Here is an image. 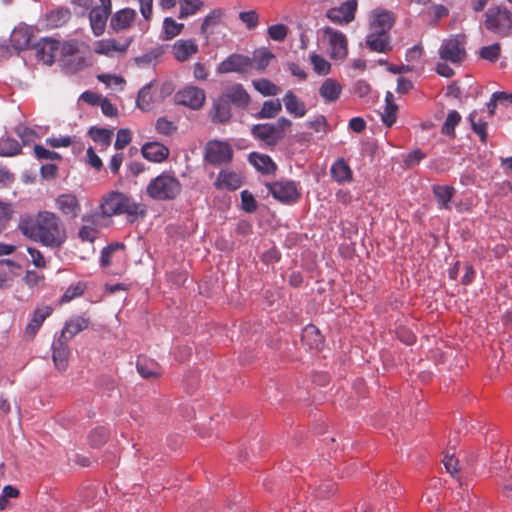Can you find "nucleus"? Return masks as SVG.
<instances>
[{
  "label": "nucleus",
  "instance_id": "obj_1",
  "mask_svg": "<svg viewBox=\"0 0 512 512\" xmlns=\"http://www.w3.org/2000/svg\"><path fill=\"white\" fill-rule=\"evenodd\" d=\"M18 228L27 238L49 248H60L66 240L65 228L53 212L42 211L35 218L23 217Z\"/></svg>",
  "mask_w": 512,
  "mask_h": 512
},
{
  "label": "nucleus",
  "instance_id": "obj_2",
  "mask_svg": "<svg viewBox=\"0 0 512 512\" xmlns=\"http://www.w3.org/2000/svg\"><path fill=\"white\" fill-rule=\"evenodd\" d=\"M100 211L104 217L122 214L128 216H138L140 214L143 216L145 214L140 204L118 191H111L103 196L100 203Z\"/></svg>",
  "mask_w": 512,
  "mask_h": 512
},
{
  "label": "nucleus",
  "instance_id": "obj_3",
  "mask_svg": "<svg viewBox=\"0 0 512 512\" xmlns=\"http://www.w3.org/2000/svg\"><path fill=\"white\" fill-rule=\"evenodd\" d=\"M182 192V184L171 172H162L151 179L146 186V194L156 201L176 199Z\"/></svg>",
  "mask_w": 512,
  "mask_h": 512
},
{
  "label": "nucleus",
  "instance_id": "obj_4",
  "mask_svg": "<svg viewBox=\"0 0 512 512\" xmlns=\"http://www.w3.org/2000/svg\"><path fill=\"white\" fill-rule=\"evenodd\" d=\"M484 26L500 37H507L512 30V12L506 7H490L485 13Z\"/></svg>",
  "mask_w": 512,
  "mask_h": 512
},
{
  "label": "nucleus",
  "instance_id": "obj_5",
  "mask_svg": "<svg viewBox=\"0 0 512 512\" xmlns=\"http://www.w3.org/2000/svg\"><path fill=\"white\" fill-rule=\"evenodd\" d=\"M266 188L275 199L285 204L296 203L301 197L298 186L294 181L281 180L267 183Z\"/></svg>",
  "mask_w": 512,
  "mask_h": 512
},
{
  "label": "nucleus",
  "instance_id": "obj_6",
  "mask_svg": "<svg viewBox=\"0 0 512 512\" xmlns=\"http://www.w3.org/2000/svg\"><path fill=\"white\" fill-rule=\"evenodd\" d=\"M439 56L445 61L459 64L466 58L464 39L462 36H455L445 40L439 49Z\"/></svg>",
  "mask_w": 512,
  "mask_h": 512
},
{
  "label": "nucleus",
  "instance_id": "obj_7",
  "mask_svg": "<svg viewBox=\"0 0 512 512\" xmlns=\"http://www.w3.org/2000/svg\"><path fill=\"white\" fill-rule=\"evenodd\" d=\"M233 158V150L224 141H209L205 147V159L212 165L229 163Z\"/></svg>",
  "mask_w": 512,
  "mask_h": 512
},
{
  "label": "nucleus",
  "instance_id": "obj_8",
  "mask_svg": "<svg viewBox=\"0 0 512 512\" xmlns=\"http://www.w3.org/2000/svg\"><path fill=\"white\" fill-rule=\"evenodd\" d=\"M206 101L205 91L196 86H186L175 94V102L192 110L201 109Z\"/></svg>",
  "mask_w": 512,
  "mask_h": 512
},
{
  "label": "nucleus",
  "instance_id": "obj_9",
  "mask_svg": "<svg viewBox=\"0 0 512 512\" xmlns=\"http://www.w3.org/2000/svg\"><path fill=\"white\" fill-rule=\"evenodd\" d=\"M324 37L328 40L330 56L335 60H342L348 54V40L344 33L331 27L323 30Z\"/></svg>",
  "mask_w": 512,
  "mask_h": 512
},
{
  "label": "nucleus",
  "instance_id": "obj_10",
  "mask_svg": "<svg viewBox=\"0 0 512 512\" xmlns=\"http://www.w3.org/2000/svg\"><path fill=\"white\" fill-rule=\"evenodd\" d=\"M252 66L250 57L233 53L221 61L217 67V72L226 74L231 72L243 73Z\"/></svg>",
  "mask_w": 512,
  "mask_h": 512
},
{
  "label": "nucleus",
  "instance_id": "obj_11",
  "mask_svg": "<svg viewBox=\"0 0 512 512\" xmlns=\"http://www.w3.org/2000/svg\"><path fill=\"white\" fill-rule=\"evenodd\" d=\"M357 9L356 0H348L339 7L331 8L327 11V18L336 24H348L355 19Z\"/></svg>",
  "mask_w": 512,
  "mask_h": 512
},
{
  "label": "nucleus",
  "instance_id": "obj_12",
  "mask_svg": "<svg viewBox=\"0 0 512 512\" xmlns=\"http://www.w3.org/2000/svg\"><path fill=\"white\" fill-rule=\"evenodd\" d=\"M395 22V16L391 11L376 9L372 12L371 19L369 22V31L387 33L393 27Z\"/></svg>",
  "mask_w": 512,
  "mask_h": 512
},
{
  "label": "nucleus",
  "instance_id": "obj_13",
  "mask_svg": "<svg viewBox=\"0 0 512 512\" xmlns=\"http://www.w3.org/2000/svg\"><path fill=\"white\" fill-rule=\"evenodd\" d=\"M365 43L370 51L377 53H390L393 49L391 37L387 33L369 31Z\"/></svg>",
  "mask_w": 512,
  "mask_h": 512
},
{
  "label": "nucleus",
  "instance_id": "obj_14",
  "mask_svg": "<svg viewBox=\"0 0 512 512\" xmlns=\"http://www.w3.org/2000/svg\"><path fill=\"white\" fill-rule=\"evenodd\" d=\"M83 225L79 228L78 237L82 242L94 243L99 235V216L96 214L93 215H84L82 217Z\"/></svg>",
  "mask_w": 512,
  "mask_h": 512
},
{
  "label": "nucleus",
  "instance_id": "obj_15",
  "mask_svg": "<svg viewBox=\"0 0 512 512\" xmlns=\"http://www.w3.org/2000/svg\"><path fill=\"white\" fill-rule=\"evenodd\" d=\"M131 42L132 38L125 40L123 43H119L115 39H103L95 43L94 52L99 55L112 57L116 52L125 53Z\"/></svg>",
  "mask_w": 512,
  "mask_h": 512
},
{
  "label": "nucleus",
  "instance_id": "obj_16",
  "mask_svg": "<svg viewBox=\"0 0 512 512\" xmlns=\"http://www.w3.org/2000/svg\"><path fill=\"white\" fill-rule=\"evenodd\" d=\"M67 343V340L59 337L52 344V359L59 371H64L68 367L70 349Z\"/></svg>",
  "mask_w": 512,
  "mask_h": 512
},
{
  "label": "nucleus",
  "instance_id": "obj_17",
  "mask_svg": "<svg viewBox=\"0 0 512 512\" xmlns=\"http://www.w3.org/2000/svg\"><path fill=\"white\" fill-rule=\"evenodd\" d=\"M221 96L230 104L244 108L250 102V96L242 84L236 83L224 89Z\"/></svg>",
  "mask_w": 512,
  "mask_h": 512
},
{
  "label": "nucleus",
  "instance_id": "obj_18",
  "mask_svg": "<svg viewBox=\"0 0 512 512\" xmlns=\"http://www.w3.org/2000/svg\"><path fill=\"white\" fill-rule=\"evenodd\" d=\"M60 48V41L52 38H43L37 44V58L45 64L51 65L55 62L56 53Z\"/></svg>",
  "mask_w": 512,
  "mask_h": 512
},
{
  "label": "nucleus",
  "instance_id": "obj_19",
  "mask_svg": "<svg viewBox=\"0 0 512 512\" xmlns=\"http://www.w3.org/2000/svg\"><path fill=\"white\" fill-rule=\"evenodd\" d=\"M141 153L146 160L161 163L168 158L170 151L169 148L162 143L148 142L142 146Z\"/></svg>",
  "mask_w": 512,
  "mask_h": 512
},
{
  "label": "nucleus",
  "instance_id": "obj_20",
  "mask_svg": "<svg viewBox=\"0 0 512 512\" xmlns=\"http://www.w3.org/2000/svg\"><path fill=\"white\" fill-rule=\"evenodd\" d=\"M209 117L213 123L217 124L227 123L231 119L230 104L221 95L213 101Z\"/></svg>",
  "mask_w": 512,
  "mask_h": 512
},
{
  "label": "nucleus",
  "instance_id": "obj_21",
  "mask_svg": "<svg viewBox=\"0 0 512 512\" xmlns=\"http://www.w3.org/2000/svg\"><path fill=\"white\" fill-rule=\"evenodd\" d=\"M252 135L269 146H275L280 140L273 123L256 124L251 128Z\"/></svg>",
  "mask_w": 512,
  "mask_h": 512
},
{
  "label": "nucleus",
  "instance_id": "obj_22",
  "mask_svg": "<svg viewBox=\"0 0 512 512\" xmlns=\"http://www.w3.org/2000/svg\"><path fill=\"white\" fill-rule=\"evenodd\" d=\"M90 324L89 318L83 316H74L65 322L64 327L61 330V338L69 341L75 335L88 328Z\"/></svg>",
  "mask_w": 512,
  "mask_h": 512
},
{
  "label": "nucleus",
  "instance_id": "obj_23",
  "mask_svg": "<svg viewBox=\"0 0 512 512\" xmlns=\"http://www.w3.org/2000/svg\"><path fill=\"white\" fill-rule=\"evenodd\" d=\"M111 8L112 7L99 6L90 11V24L92 31L96 36H99L104 32L107 19L111 14Z\"/></svg>",
  "mask_w": 512,
  "mask_h": 512
},
{
  "label": "nucleus",
  "instance_id": "obj_24",
  "mask_svg": "<svg viewBox=\"0 0 512 512\" xmlns=\"http://www.w3.org/2000/svg\"><path fill=\"white\" fill-rule=\"evenodd\" d=\"M57 208L67 216L72 218H76L80 211L81 206L74 194H61L56 199Z\"/></svg>",
  "mask_w": 512,
  "mask_h": 512
},
{
  "label": "nucleus",
  "instance_id": "obj_25",
  "mask_svg": "<svg viewBox=\"0 0 512 512\" xmlns=\"http://www.w3.org/2000/svg\"><path fill=\"white\" fill-rule=\"evenodd\" d=\"M282 100L286 111L294 118H303L306 115L305 102L300 100L293 91L288 90Z\"/></svg>",
  "mask_w": 512,
  "mask_h": 512
},
{
  "label": "nucleus",
  "instance_id": "obj_26",
  "mask_svg": "<svg viewBox=\"0 0 512 512\" xmlns=\"http://www.w3.org/2000/svg\"><path fill=\"white\" fill-rule=\"evenodd\" d=\"M52 313V308L49 306H45L43 308H38L34 312V315L30 322L27 324L25 328V336L29 339H33L37 334L38 330L42 326L45 319L50 316Z\"/></svg>",
  "mask_w": 512,
  "mask_h": 512
},
{
  "label": "nucleus",
  "instance_id": "obj_27",
  "mask_svg": "<svg viewBox=\"0 0 512 512\" xmlns=\"http://www.w3.org/2000/svg\"><path fill=\"white\" fill-rule=\"evenodd\" d=\"M136 15V11L131 8L117 11L111 18L110 27L116 32L125 30L135 20Z\"/></svg>",
  "mask_w": 512,
  "mask_h": 512
},
{
  "label": "nucleus",
  "instance_id": "obj_28",
  "mask_svg": "<svg viewBox=\"0 0 512 512\" xmlns=\"http://www.w3.org/2000/svg\"><path fill=\"white\" fill-rule=\"evenodd\" d=\"M71 18V12L68 8L58 7L50 10L45 15V25L54 29L65 25Z\"/></svg>",
  "mask_w": 512,
  "mask_h": 512
},
{
  "label": "nucleus",
  "instance_id": "obj_29",
  "mask_svg": "<svg viewBox=\"0 0 512 512\" xmlns=\"http://www.w3.org/2000/svg\"><path fill=\"white\" fill-rule=\"evenodd\" d=\"M198 52V46L193 40H177L173 45V54L178 61H187Z\"/></svg>",
  "mask_w": 512,
  "mask_h": 512
},
{
  "label": "nucleus",
  "instance_id": "obj_30",
  "mask_svg": "<svg viewBox=\"0 0 512 512\" xmlns=\"http://www.w3.org/2000/svg\"><path fill=\"white\" fill-rule=\"evenodd\" d=\"M249 162L261 173L263 174H273L276 169L277 165L272 160V158L265 154H260L257 152L250 153Z\"/></svg>",
  "mask_w": 512,
  "mask_h": 512
},
{
  "label": "nucleus",
  "instance_id": "obj_31",
  "mask_svg": "<svg viewBox=\"0 0 512 512\" xmlns=\"http://www.w3.org/2000/svg\"><path fill=\"white\" fill-rule=\"evenodd\" d=\"M33 33L28 27H18L12 31L11 44L19 51L26 50L30 47Z\"/></svg>",
  "mask_w": 512,
  "mask_h": 512
},
{
  "label": "nucleus",
  "instance_id": "obj_32",
  "mask_svg": "<svg viewBox=\"0 0 512 512\" xmlns=\"http://www.w3.org/2000/svg\"><path fill=\"white\" fill-rule=\"evenodd\" d=\"M242 185V180L239 174L232 171H220L215 181V186L218 189L237 190Z\"/></svg>",
  "mask_w": 512,
  "mask_h": 512
},
{
  "label": "nucleus",
  "instance_id": "obj_33",
  "mask_svg": "<svg viewBox=\"0 0 512 512\" xmlns=\"http://www.w3.org/2000/svg\"><path fill=\"white\" fill-rule=\"evenodd\" d=\"M341 93V84L332 78H327L319 88L320 96L329 103L337 101Z\"/></svg>",
  "mask_w": 512,
  "mask_h": 512
},
{
  "label": "nucleus",
  "instance_id": "obj_34",
  "mask_svg": "<svg viewBox=\"0 0 512 512\" xmlns=\"http://www.w3.org/2000/svg\"><path fill=\"white\" fill-rule=\"evenodd\" d=\"M137 371L145 379H154L161 375L159 364L145 357L138 358Z\"/></svg>",
  "mask_w": 512,
  "mask_h": 512
},
{
  "label": "nucleus",
  "instance_id": "obj_35",
  "mask_svg": "<svg viewBox=\"0 0 512 512\" xmlns=\"http://www.w3.org/2000/svg\"><path fill=\"white\" fill-rule=\"evenodd\" d=\"M331 175L339 183L352 179L351 168L343 158H339L333 163L331 166Z\"/></svg>",
  "mask_w": 512,
  "mask_h": 512
},
{
  "label": "nucleus",
  "instance_id": "obj_36",
  "mask_svg": "<svg viewBox=\"0 0 512 512\" xmlns=\"http://www.w3.org/2000/svg\"><path fill=\"white\" fill-rule=\"evenodd\" d=\"M302 341L310 348L318 349L323 344V336L314 325H308L302 333Z\"/></svg>",
  "mask_w": 512,
  "mask_h": 512
},
{
  "label": "nucleus",
  "instance_id": "obj_37",
  "mask_svg": "<svg viewBox=\"0 0 512 512\" xmlns=\"http://www.w3.org/2000/svg\"><path fill=\"white\" fill-rule=\"evenodd\" d=\"M433 193L440 208L450 209L449 203L455 194V189L452 186H434Z\"/></svg>",
  "mask_w": 512,
  "mask_h": 512
},
{
  "label": "nucleus",
  "instance_id": "obj_38",
  "mask_svg": "<svg viewBox=\"0 0 512 512\" xmlns=\"http://www.w3.org/2000/svg\"><path fill=\"white\" fill-rule=\"evenodd\" d=\"M282 110V104L279 99L265 101L260 111L255 115L257 119H271L278 115Z\"/></svg>",
  "mask_w": 512,
  "mask_h": 512
},
{
  "label": "nucleus",
  "instance_id": "obj_39",
  "mask_svg": "<svg viewBox=\"0 0 512 512\" xmlns=\"http://www.w3.org/2000/svg\"><path fill=\"white\" fill-rule=\"evenodd\" d=\"M274 58V54L268 49H262L254 53L252 60V66L250 68H255L259 72H263L270 61Z\"/></svg>",
  "mask_w": 512,
  "mask_h": 512
},
{
  "label": "nucleus",
  "instance_id": "obj_40",
  "mask_svg": "<svg viewBox=\"0 0 512 512\" xmlns=\"http://www.w3.org/2000/svg\"><path fill=\"white\" fill-rule=\"evenodd\" d=\"M21 145L11 137L0 139V156L12 157L21 153Z\"/></svg>",
  "mask_w": 512,
  "mask_h": 512
},
{
  "label": "nucleus",
  "instance_id": "obj_41",
  "mask_svg": "<svg viewBox=\"0 0 512 512\" xmlns=\"http://www.w3.org/2000/svg\"><path fill=\"white\" fill-rule=\"evenodd\" d=\"M88 134L94 142L101 143L104 146H109L113 137V131L106 128L91 127Z\"/></svg>",
  "mask_w": 512,
  "mask_h": 512
},
{
  "label": "nucleus",
  "instance_id": "obj_42",
  "mask_svg": "<svg viewBox=\"0 0 512 512\" xmlns=\"http://www.w3.org/2000/svg\"><path fill=\"white\" fill-rule=\"evenodd\" d=\"M460 121L461 115L459 114L458 111H449L446 120L441 128L442 134L453 137L455 135V127L460 123Z\"/></svg>",
  "mask_w": 512,
  "mask_h": 512
},
{
  "label": "nucleus",
  "instance_id": "obj_43",
  "mask_svg": "<svg viewBox=\"0 0 512 512\" xmlns=\"http://www.w3.org/2000/svg\"><path fill=\"white\" fill-rule=\"evenodd\" d=\"M254 88L264 96H275L280 92V88L268 79H258L253 81Z\"/></svg>",
  "mask_w": 512,
  "mask_h": 512
},
{
  "label": "nucleus",
  "instance_id": "obj_44",
  "mask_svg": "<svg viewBox=\"0 0 512 512\" xmlns=\"http://www.w3.org/2000/svg\"><path fill=\"white\" fill-rule=\"evenodd\" d=\"M109 438V432L105 427L94 428L88 435L89 444L98 448L106 443Z\"/></svg>",
  "mask_w": 512,
  "mask_h": 512
},
{
  "label": "nucleus",
  "instance_id": "obj_45",
  "mask_svg": "<svg viewBox=\"0 0 512 512\" xmlns=\"http://www.w3.org/2000/svg\"><path fill=\"white\" fill-rule=\"evenodd\" d=\"M152 101L151 84H147L138 92L136 104L141 110L148 111L151 108Z\"/></svg>",
  "mask_w": 512,
  "mask_h": 512
},
{
  "label": "nucleus",
  "instance_id": "obj_46",
  "mask_svg": "<svg viewBox=\"0 0 512 512\" xmlns=\"http://www.w3.org/2000/svg\"><path fill=\"white\" fill-rule=\"evenodd\" d=\"M179 18H186L195 14L203 5L200 0H179Z\"/></svg>",
  "mask_w": 512,
  "mask_h": 512
},
{
  "label": "nucleus",
  "instance_id": "obj_47",
  "mask_svg": "<svg viewBox=\"0 0 512 512\" xmlns=\"http://www.w3.org/2000/svg\"><path fill=\"white\" fill-rule=\"evenodd\" d=\"M86 289L84 282H77L76 284L70 285L61 297L60 302L62 304L68 303L73 299L81 296Z\"/></svg>",
  "mask_w": 512,
  "mask_h": 512
},
{
  "label": "nucleus",
  "instance_id": "obj_48",
  "mask_svg": "<svg viewBox=\"0 0 512 512\" xmlns=\"http://www.w3.org/2000/svg\"><path fill=\"white\" fill-rule=\"evenodd\" d=\"M125 245L123 243H111L108 246L104 247L101 251L100 257V265L102 267H108L111 264L112 255L119 249H124Z\"/></svg>",
  "mask_w": 512,
  "mask_h": 512
},
{
  "label": "nucleus",
  "instance_id": "obj_49",
  "mask_svg": "<svg viewBox=\"0 0 512 512\" xmlns=\"http://www.w3.org/2000/svg\"><path fill=\"white\" fill-rule=\"evenodd\" d=\"M239 19L248 30H254L259 24L260 16L256 10H249L240 12Z\"/></svg>",
  "mask_w": 512,
  "mask_h": 512
},
{
  "label": "nucleus",
  "instance_id": "obj_50",
  "mask_svg": "<svg viewBox=\"0 0 512 512\" xmlns=\"http://www.w3.org/2000/svg\"><path fill=\"white\" fill-rule=\"evenodd\" d=\"M183 26L184 25L182 23H177L171 17L165 18L164 22H163L165 38L166 39H172V38L176 37L177 35L180 34Z\"/></svg>",
  "mask_w": 512,
  "mask_h": 512
},
{
  "label": "nucleus",
  "instance_id": "obj_51",
  "mask_svg": "<svg viewBox=\"0 0 512 512\" xmlns=\"http://www.w3.org/2000/svg\"><path fill=\"white\" fill-rule=\"evenodd\" d=\"M155 129L159 134L170 136L177 131L178 127L173 121L168 120L166 117H160L156 121Z\"/></svg>",
  "mask_w": 512,
  "mask_h": 512
},
{
  "label": "nucleus",
  "instance_id": "obj_52",
  "mask_svg": "<svg viewBox=\"0 0 512 512\" xmlns=\"http://www.w3.org/2000/svg\"><path fill=\"white\" fill-rule=\"evenodd\" d=\"M501 46L498 43H494L489 46H484L480 49L479 55L482 59L490 62H496L500 56Z\"/></svg>",
  "mask_w": 512,
  "mask_h": 512
},
{
  "label": "nucleus",
  "instance_id": "obj_53",
  "mask_svg": "<svg viewBox=\"0 0 512 512\" xmlns=\"http://www.w3.org/2000/svg\"><path fill=\"white\" fill-rule=\"evenodd\" d=\"M267 33L272 40L281 42L288 35V27L284 24L271 25L268 27Z\"/></svg>",
  "mask_w": 512,
  "mask_h": 512
},
{
  "label": "nucleus",
  "instance_id": "obj_54",
  "mask_svg": "<svg viewBox=\"0 0 512 512\" xmlns=\"http://www.w3.org/2000/svg\"><path fill=\"white\" fill-rule=\"evenodd\" d=\"M476 112L469 115V120L473 131L479 135L481 142L485 143L487 140V123L482 121H476Z\"/></svg>",
  "mask_w": 512,
  "mask_h": 512
},
{
  "label": "nucleus",
  "instance_id": "obj_55",
  "mask_svg": "<svg viewBox=\"0 0 512 512\" xmlns=\"http://www.w3.org/2000/svg\"><path fill=\"white\" fill-rule=\"evenodd\" d=\"M397 110L398 106L396 103H389V105H385L384 110L381 114V119L386 126L391 127L396 122Z\"/></svg>",
  "mask_w": 512,
  "mask_h": 512
},
{
  "label": "nucleus",
  "instance_id": "obj_56",
  "mask_svg": "<svg viewBox=\"0 0 512 512\" xmlns=\"http://www.w3.org/2000/svg\"><path fill=\"white\" fill-rule=\"evenodd\" d=\"M311 63L318 74L327 75L331 70L330 63L320 55L313 54L311 56Z\"/></svg>",
  "mask_w": 512,
  "mask_h": 512
},
{
  "label": "nucleus",
  "instance_id": "obj_57",
  "mask_svg": "<svg viewBox=\"0 0 512 512\" xmlns=\"http://www.w3.org/2000/svg\"><path fill=\"white\" fill-rule=\"evenodd\" d=\"M241 208L248 213H252L257 209V201L248 190L241 192Z\"/></svg>",
  "mask_w": 512,
  "mask_h": 512
},
{
  "label": "nucleus",
  "instance_id": "obj_58",
  "mask_svg": "<svg viewBox=\"0 0 512 512\" xmlns=\"http://www.w3.org/2000/svg\"><path fill=\"white\" fill-rule=\"evenodd\" d=\"M337 491V485L333 481H323L321 482L317 489V496L320 498H328L334 495Z\"/></svg>",
  "mask_w": 512,
  "mask_h": 512
},
{
  "label": "nucleus",
  "instance_id": "obj_59",
  "mask_svg": "<svg viewBox=\"0 0 512 512\" xmlns=\"http://www.w3.org/2000/svg\"><path fill=\"white\" fill-rule=\"evenodd\" d=\"M34 153L39 160H61L59 153L50 151L38 144L34 146Z\"/></svg>",
  "mask_w": 512,
  "mask_h": 512
},
{
  "label": "nucleus",
  "instance_id": "obj_60",
  "mask_svg": "<svg viewBox=\"0 0 512 512\" xmlns=\"http://www.w3.org/2000/svg\"><path fill=\"white\" fill-rule=\"evenodd\" d=\"M131 132L128 129H120L117 132L114 147L117 150H122L131 142Z\"/></svg>",
  "mask_w": 512,
  "mask_h": 512
},
{
  "label": "nucleus",
  "instance_id": "obj_61",
  "mask_svg": "<svg viewBox=\"0 0 512 512\" xmlns=\"http://www.w3.org/2000/svg\"><path fill=\"white\" fill-rule=\"evenodd\" d=\"M306 126L315 132H325L328 126L325 116L318 115L313 120L307 121Z\"/></svg>",
  "mask_w": 512,
  "mask_h": 512
},
{
  "label": "nucleus",
  "instance_id": "obj_62",
  "mask_svg": "<svg viewBox=\"0 0 512 512\" xmlns=\"http://www.w3.org/2000/svg\"><path fill=\"white\" fill-rule=\"evenodd\" d=\"M498 103H506L510 105L512 103V94L506 92H495L489 101V106L493 105L496 108Z\"/></svg>",
  "mask_w": 512,
  "mask_h": 512
},
{
  "label": "nucleus",
  "instance_id": "obj_63",
  "mask_svg": "<svg viewBox=\"0 0 512 512\" xmlns=\"http://www.w3.org/2000/svg\"><path fill=\"white\" fill-rule=\"evenodd\" d=\"M292 121L288 118L282 116L277 120V123L274 124V128L278 132L277 134L280 135L279 138L282 140L285 137L286 131L291 128Z\"/></svg>",
  "mask_w": 512,
  "mask_h": 512
},
{
  "label": "nucleus",
  "instance_id": "obj_64",
  "mask_svg": "<svg viewBox=\"0 0 512 512\" xmlns=\"http://www.w3.org/2000/svg\"><path fill=\"white\" fill-rule=\"evenodd\" d=\"M423 55V47L420 44L414 45L406 51L405 59L408 62H417Z\"/></svg>",
  "mask_w": 512,
  "mask_h": 512
}]
</instances>
